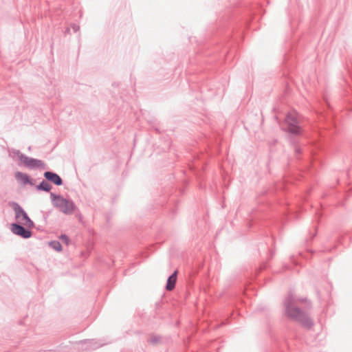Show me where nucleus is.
Returning a JSON list of instances; mask_svg holds the SVG:
<instances>
[{
  "label": "nucleus",
  "instance_id": "0eeeda50",
  "mask_svg": "<svg viewBox=\"0 0 352 352\" xmlns=\"http://www.w3.org/2000/svg\"><path fill=\"white\" fill-rule=\"evenodd\" d=\"M10 229L13 234L25 239L30 238L32 235V232L30 228H25L20 223H12Z\"/></svg>",
  "mask_w": 352,
  "mask_h": 352
},
{
  "label": "nucleus",
  "instance_id": "6ab92c4d",
  "mask_svg": "<svg viewBox=\"0 0 352 352\" xmlns=\"http://www.w3.org/2000/svg\"><path fill=\"white\" fill-rule=\"evenodd\" d=\"M70 31V29L69 28H67L66 30H65V33H69Z\"/></svg>",
  "mask_w": 352,
  "mask_h": 352
},
{
  "label": "nucleus",
  "instance_id": "39448f33",
  "mask_svg": "<svg viewBox=\"0 0 352 352\" xmlns=\"http://www.w3.org/2000/svg\"><path fill=\"white\" fill-rule=\"evenodd\" d=\"M8 206L12 208L15 212V218L22 221L28 228L34 227V223L28 215L24 209L16 201H11L8 202Z\"/></svg>",
  "mask_w": 352,
  "mask_h": 352
},
{
  "label": "nucleus",
  "instance_id": "f8f14e48",
  "mask_svg": "<svg viewBox=\"0 0 352 352\" xmlns=\"http://www.w3.org/2000/svg\"><path fill=\"white\" fill-rule=\"evenodd\" d=\"M52 188V186L48 183V182L45 179L42 180L36 186V189L38 191H43L46 192H50Z\"/></svg>",
  "mask_w": 352,
  "mask_h": 352
},
{
  "label": "nucleus",
  "instance_id": "6e6552de",
  "mask_svg": "<svg viewBox=\"0 0 352 352\" xmlns=\"http://www.w3.org/2000/svg\"><path fill=\"white\" fill-rule=\"evenodd\" d=\"M43 176L47 182H51L54 185L61 186L63 184V181L60 176L55 172L50 170L45 171L43 173Z\"/></svg>",
  "mask_w": 352,
  "mask_h": 352
},
{
  "label": "nucleus",
  "instance_id": "2eb2a0df",
  "mask_svg": "<svg viewBox=\"0 0 352 352\" xmlns=\"http://www.w3.org/2000/svg\"><path fill=\"white\" fill-rule=\"evenodd\" d=\"M346 234H348V232H341L339 233L338 241L340 243H343L344 237Z\"/></svg>",
  "mask_w": 352,
  "mask_h": 352
},
{
  "label": "nucleus",
  "instance_id": "1a4fd4ad",
  "mask_svg": "<svg viewBox=\"0 0 352 352\" xmlns=\"http://www.w3.org/2000/svg\"><path fill=\"white\" fill-rule=\"evenodd\" d=\"M79 344H81L82 346L86 344V350H94L105 345L106 343L103 342L101 340H97L95 339H91L81 340L79 342Z\"/></svg>",
  "mask_w": 352,
  "mask_h": 352
},
{
  "label": "nucleus",
  "instance_id": "423d86ee",
  "mask_svg": "<svg viewBox=\"0 0 352 352\" xmlns=\"http://www.w3.org/2000/svg\"><path fill=\"white\" fill-rule=\"evenodd\" d=\"M322 109L320 112L321 119L325 120L329 128L336 127L337 122L332 111V107L326 98H324Z\"/></svg>",
  "mask_w": 352,
  "mask_h": 352
},
{
  "label": "nucleus",
  "instance_id": "f3484780",
  "mask_svg": "<svg viewBox=\"0 0 352 352\" xmlns=\"http://www.w3.org/2000/svg\"><path fill=\"white\" fill-rule=\"evenodd\" d=\"M71 27L74 32H77L80 30V26L75 23H72Z\"/></svg>",
  "mask_w": 352,
  "mask_h": 352
},
{
  "label": "nucleus",
  "instance_id": "4468645a",
  "mask_svg": "<svg viewBox=\"0 0 352 352\" xmlns=\"http://www.w3.org/2000/svg\"><path fill=\"white\" fill-rule=\"evenodd\" d=\"M160 340V337L153 336L148 339V342L152 344H155L159 342Z\"/></svg>",
  "mask_w": 352,
  "mask_h": 352
},
{
  "label": "nucleus",
  "instance_id": "20e7f679",
  "mask_svg": "<svg viewBox=\"0 0 352 352\" xmlns=\"http://www.w3.org/2000/svg\"><path fill=\"white\" fill-rule=\"evenodd\" d=\"M50 198L54 207L65 214H72L76 209L75 203L71 199H66L63 196L54 192H50Z\"/></svg>",
  "mask_w": 352,
  "mask_h": 352
},
{
  "label": "nucleus",
  "instance_id": "7ed1b4c3",
  "mask_svg": "<svg viewBox=\"0 0 352 352\" xmlns=\"http://www.w3.org/2000/svg\"><path fill=\"white\" fill-rule=\"evenodd\" d=\"M9 156L14 160L17 161L19 166H24L29 169H40L46 168V164L41 160L30 157L22 153L19 150L15 148H9Z\"/></svg>",
  "mask_w": 352,
  "mask_h": 352
},
{
  "label": "nucleus",
  "instance_id": "f03ea898",
  "mask_svg": "<svg viewBox=\"0 0 352 352\" xmlns=\"http://www.w3.org/2000/svg\"><path fill=\"white\" fill-rule=\"evenodd\" d=\"M283 129L290 134V142L293 145L295 156L299 160L302 148L299 143L298 136L302 134V129L297 117L292 113H288L285 116Z\"/></svg>",
  "mask_w": 352,
  "mask_h": 352
},
{
  "label": "nucleus",
  "instance_id": "9d476101",
  "mask_svg": "<svg viewBox=\"0 0 352 352\" xmlns=\"http://www.w3.org/2000/svg\"><path fill=\"white\" fill-rule=\"evenodd\" d=\"M14 177L16 180L21 183L22 185H30V186H34V180L30 177V175L27 173L17 171L14 174Z\"/></svg>",
  "mask_w": 352,
  "mask_h": 352
},
{
  "label": "nucleus",
  "instance_id": "dca6fc26",
  "mask_svg": "<svg viewBox=\"0 0 352 352\" xmlns=\"http://www.w3.org/2000/svg\"><path fill=\"white\" fill-rule=\"evenodd\" d=\"M60 239L64 241L67 245H68L70 242V239L68 237V236H67L66 234H61L60 236Z\"/></svg>",
  "mask_w": 352,
  "mask_h": 352
},
{
  "label": "nucleus",
  "instance_id": "f257e3e1",
  "mask_svg": "<svg viewBox=\"0 0 352 352\" xmlns=\"http://www.w3.org/2000/svg\"><path fill=\"white\" fill-rule=\"evenodd\" d=\"M296 300L290 292L283 301L285 314L287 318L300 323L307 329H310L314 323L309 316L297 307Z\"/></svg>",
  "mask_w": 352,
  "mask_h": 352
},
{
  "label": "nucleus",
  "instance_id": "ddd939ff",
  "mask_svg": "<svg viewBox=\"0 0 352 352\" xmlns=\"http://www.w3.org/2000/svg\"><path fill=\"white\" fill-rule=\"evenodd\" d=\"M49 246L52 249H53L57 252H60L62 250V245L58 241H52L49 242Z\"/></svg>",
  "mask_w": 352,
  "mask_h": 352
},
{
  "label": "nucleus",
  "instance_id": "9b49d317",
  "mask_svg": "<svg viewBox=\"0 0 352 352\" xmlns=\"http://www.w3.org/2000/svg\"><path fill=\"white\" fill-rule=\"evenodd\" d=\"M177 278V271L175 270L171 275H170L167 279L166 289L167 291H172L175 287Z\"/></svg>",
  "mask_w": 352,
  "mask_h": 352
},
{
  "label": "nucleus",
  "instance_id": "aec40b11",
  "mask_svg": "<svg viewBox=\"0 0 352 352\" xmlns=\"http://www.w3.org/2000/svg\"><path fill=\"white\" fill-rule=\"evenodd\" d=\"M28 150L30 151L31 150V146H29L28 147Z\"/></svg>",
  "mask_w": 352,
  "mask_h": 352
},
{
  "label": "nucleus",
  "instance_id": "a211bd4d",
  "mask_svg": "<svg viewBox=\"0 0 352 352\" xmlns=\"http://www.w3.org/2000/svg\"><path fill=\"white\" fill-rule=\"evenodd\" d=\"M285 184H283V183L279 184L278 185H277V186H276V189H277V190H278V189L285 190Z\"/></svg>",
  "mask_w": 352,
  "mask_h": 352
}]
</instances>
